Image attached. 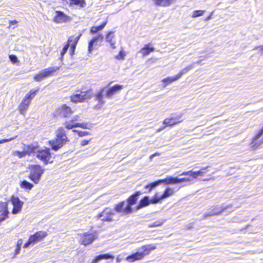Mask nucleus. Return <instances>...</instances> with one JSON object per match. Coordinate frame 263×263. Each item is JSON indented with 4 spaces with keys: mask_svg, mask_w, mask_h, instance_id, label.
I'll return each instance as SVG.
<instances>
[{
    "mask_svg": "<svg viewBox=\"0 0 263 263\" xmlns=\"http://www.w3.org/2000/svg\"><path fill=\"white\" fill-rule=\"evenodd\" d=\"M14 139V138H10V139H4L0 140V144L4 143L5 142H9L11 140Z\"/></svg>",
    "mask_w": 263,
    "mask_h": 263,
    "instance_id": "obj_51",
    "label": "nucleus"
},
{
    "mask_svg": "<svg viewBox=\"0 0 263 263\" xmlns=\"http://www.w3.org/2000/svg\"><path fill=\"white\" fill-rule=\"evenodd\" d=\"M115 32L114 31H109L106 35V41L108 42L111 47L112 48H116V41H115Z\"/></svg>",
    "mask_w": 263,
    "mask_h": 263,
    "instance_id": "obj_29",
    "label": "nucleus"
},
{
    "mask_svg": "<svg viewBox=\"0 0 263 263\" xmlns=\"http://www.w3.org/2000/svg\"><path fill=\"white\" fill-rule=\"evenodd\" d=\"M141 191H136L130 195L126 201H121L116 204L114 207V210L121 215H126L133 212L132 206L135 205L140 195H142Z\"/></svg>",
    "mask_w": 263,
    "mask_h": 263,
    "instance_id": "obj_2",
    "label": "nucleus"
},
{
    "mask_svg": "<svg viewBox=\"0 0 263 263\" xmlns=\"http://www.w3.org/2000/svg\"><path fill=\"white\" fill-rule=\"evenodd\" d=\"M118 261H120V260L118 258H117Z\"/></svg>",
    "mask_w": 263,
    "mask_h": 263,
    "instance_id": "obj_56",
    "label": "nucleus"
},
{
    "mask_svg": "<svg viewBox=\"0 0 263 263\" xmlns=\"http://www.w3.org/2000/svg\"><path fill=\"white\" fill-rule=\"evenodd\" d=\"M72 132L74 133H76L78 135V136L80 137H82L90 135V133L86 131H81L79 130L73 129Z\"/></svg>",
    "mask_w": 263,
    "mask_h": 263,
    "instance_id": "obj_42",
    "label": "nucleus"
},
{
    "mask_svg": "<svg viewBox=\"0 0 263 263\" xmlns=\"http://www.w3.org/2000/svg\"><path fill=\"white\" fill-rule=\"evenodd\" d=\"M182 113L176 116H171L165 118L163 121V124L167 127H173L182 122Z\"/></svg>",
    "mask_w": 263,
    "mask_h": 263,
    "instance_id": "obj_11",
    "label": "nucleus"
},
{
    "mask_svg": "<svg viewBox=\"0 0 263 263\" xmlns=\"http://www.w3.org/2000/svg\"><path fill=\"white\" fill-rule=\"evenodd\" d=\"M28 168L30 171L28 178L34 184H38L45 172V169L40 164H31Z\"/></svg>",
    "mask_w": 263,
    "mask_h": 263,
    "instance_id": "obj_4",
    "label": "nucleus"
},
{
    "mask_svg": "<svg viewBox=\"0 0 263 263\" xmlns=\"http://www.w3.org/2000/svg\"><path fill=\"white\" fill-rule=\"evenodd\" d=\"M108 20L107 18L106 19V20L103 22L101 25L98 26H92L90 29V33L91 34H94L95 33H97L100 31H101L106 25L107 24Z\"/></svg>",
    "mask_w": 263,
    "mask_h": 263,
    "instance_id": "obj_30",
    "label": "nucleus"
},
{
    "mask_svg": "<svg viewBox=\"0 0 263 263\" xmlns=\"http://www.w3.org/2000/svg\"><path fill=\"white\" fill-rule=\"evenodd\" d=\"M91 140V139H89V140H83L81 141V143H80V145L81 146H84L87 144H88V143Z\"/></svg>",
    "mask_w": 263,
    "mask_h": 263,
    "instance_id": "obj_50",
    "label": "nucleus"
},
{
    "mask_svg": "<svg viewBox=\"0 0 263 263\" xmlns=\"http://www.w3.org/2000/svg\"><path fill=\"white\" fill-rule=\"evenodd\" d=\"M124 86L122 85L116 84L107 90L105 87L101 88L94 96V100L97 102L95 105V108L100 109L105 103V98H111L117 92H120Z\"/></svg>",
    "mask_w": 263,
    "mask_h": 263,
    "instance_id": "obj_1",
    "label": "nucleus"
},
{
    "mask_svg": "<svg viewBox=\"0 0 263 263\" xmlns=\"http://www.w3.org/2000/svg\"><path fill=\"white\" fill-rule=\"evenodd\" d=\"M126 55V53L123 50V49L122 48L119 51L118 54L115 56V59L118 60H122L125 59V57Z\"/></svg>",
    "mask_w": 263,
    "mask_h": 263,
    "instance_id": "obj_40",
    "label": "nucleus"
},
{
    "mask_svg": "<svg viewBox=\"0 0 263 263\" xmlns=\"http://www.w3.org/2000/svg\"><path fill=\"white\" fill-rule=\"evenodd\" d=\"M209 167V166H206L205 167H202L198 171H194L193 173V178L197 179L199 177L204 176L205 174L209 171L208 168Z\"/></svg>",
    "mask_w": 263,
    "mask_h": 263,
    "instance_id": "obj_31",
    "label": "nucleus"
},
{
    "mask_svg": "<svg viewBox=\"0 0 263 263\" xmlns=\"http://www.w3.org/2000/svg\"><path fill=\"white\" fill-rule=\"evenodd\" d=\"M22 244V239H20L16 242V248L14 252V255H17L20 253V250L21 248V245Z\"/></svg>",
    "mask_w": 263,
    "mask_h": 263,
    "instance_id": "obj_43",
    "label": "nucleus"
},
{
    "mask_svg": "<svg viewBox=\"0 0 263 263\" xmlns=\"http://www.w3.org/2000/svg\"><path fill=\"white\" fill-rule=\"evenodd\" d=\"M114 258V256L110 254L106 253L104 254H100L99 255L95 256L92 260L91 262L90 263H98L102 259H110L112 260H113Z\"/></svg>",
    "mask_w": 263,
    "mask_h": 263,
    "instance_id": "obj_25",
    "label": "nucleus"
},
{
    "mask_svg": "<svg viewBox=\"0 0 263 263\" xmlns=\"http://www.w3.org/2000/svg\"><path fill=\"white\" fill-rule=\"evenodd\" d=\"M164 220H156V221H154L153 223H149L148 225V228H154V227H160V226H161L163 225V224L164 223Z\"/></svg>",
    "mask_w": 263,
    "mask_h": 263,
    "instance_id": "obj_41",
    "label": "nucleus"
},
{
    "mask_svg": "<svg viewBox=\"0 0 263 263\" xmlns=\"http://www.w3.org/2000/svg\"><path fill=\"white\" fill-rule=\"evenodd\" d=\"M35 147L30 145H27L26 146V149L22 151H15L14 154L15 155L17 156L18 158H23L25 157L26 155L33 153L35 152Z\"/></svg>",
    "mask_w": 263,
    "mask_h": 263,
    "instance_id": "obj_19",
    "label": "nucleus"
},
{
    "mask_svg": "<svg viewBox=\"0 0 263 263\" xmlns=\"http://www.w3.org/2000/svg\"><path fill=\"white\" fill-rule=\"evenodd\" d=\"M114 213L110 208H106L99 215L98 217L102 218L103 221H111L113 220Z\"/></svg>",
    "mask_w": 263,
    "mask_h": 263,
    "instance_id": "obj_15",
    "label": "nucleus"
},
{
    "mask_svg": "<svg viewBox=\"0 0 263 263\" xmlns=\"http://www.w3.org/2000/svg\"><path fill=\"white\" fill-rule=\"evenodd\" d=\"M205 12V10H197L193 12L192 17L195 18L202 16Z\"/></svg>",
    "mask_w": 263,
    "mask_h": 263,
    "instance_id": "obj_39",
    "label": "nucleus"
},
{
    "mask_svg": "<svg viewBox=\"0 0 263 263\" xmlns=\"http://www.w3.org/2000/svg\"><path fill=\"white\" fill-rule=\"evenodd\" d=\"M47 235L48 233L46 231L36 232L34 234L29 236L28 240L24 243L23 248H27L30 245L33 246L37 242L43 240Z\"/></svg>",
    "mask_w": 263,
    "mask_h": 263,
    "instance_id": "obj_7",
    "label": "nucleus"
},
{
    "mask_svg": "<svg viewBox=\"0 0 263 263\" xmlns=\"http://www.w3.org/2000/svg\"><path fill=\"white\" fill-rule=\"evenodd\" d=\"M103 40V36L102 34H99L97 36L93 37L88 43V51L91 52L94 49V46L97 45L98 42H102Z\"/></svg>",
    "mask_w": 263,
    "mask_h": 263,
    "instance_id": "obj_20",
    "label": "nucleus"
},
{
    "mask_svg": "<svg viewBox=\"0 0 263 263\" xmlns=\"http://www.w3.org/2000/svg\"><path fill=\"white\" fill-rule=\"evenodd\" d=\"M20 185L22 189L27 191H30L34 186V185L32 183L25 180L21 181L20 183Z\"/></svg>",
    "mask_w": 263,
    "mask_h": 263,
    "instance_id": "obj_35",
    "label": "nucleus"
},
{
    "mask_svg": "<svg viewBox=\"0 0 263 263\" xmlns=\"http://www.w3.org/2000/svg\"><path fill=\"white\" fill-rule=\"evenodd\" d=\"M78 115L73 117V118L69 120L65 121L64 123V128L70 130L74 128H81L82 129H88L89 125L87 123H80L78 122Z\"/></svg>",
    "mask_w": 263,
    "mask_h": 263,
    "instance_id": "obj_8",
    "label": "nucleus"
},
{
    "mask_svg": "<svg viewBox=\"0 0 263 263\" xmlns=\"http://www.w3.org/2000/svg\"><path fill=\"white\" fill-rule=\"evenodd\" d=\"M35 156L37 158L43 162L44 164L47 165L52 162V154L50 149L45 147L43 149H40L36 152Z\"/></svg>",
    "mask_w": 263,
    "mask_h": 263,
    "instance_id": "obj_6",
    "label": "nucleus"
},
{
    "mask_svg": "<svg viewBox=\"0 0 263 263\" xmlns=\"http://www.w3.org/2000/svg\"><path fill=\"white\" fill-rule=\"evenodd\" d=\"M156 198L155 195L152 197L151 199H149L148 196H144L139 201L138 204L136 206V210H140L143 207L148 206L150 203L156 204L157 202H154L153 199Z\"/></svg>",
    "mask_w": 263,
    "mask_h": 263,
    "instance_id": "obj_18",
    "label": "nucleus"
},
{
    "mask_svg": "<svg viewBox=\"0 0 263 263\" xmlns=\"http://www.w3.org/2000/svg\"><path fill=\"white\" fill-rule=\"evenodd\" d=\"M69 47H70L68 46V44H67L66 43L65 45L64 46V47L61 51V59H63L64 55L67 52Z\"/></svg>",
    "mask_w": 263,
    "mask_h": 263,
    "instance_id": "obj_46",
    "label": "nucleus"
},
{
    "mask_svg": "<svg viewBox=\"0 0 263 263\" xmlns=\"http://www.w3.org/2000/svg\"><path fill=\"white\" fill-rule=\"evenodd\" d=\"M73 113V111L70 106L66 104H63L55 109L54 116L66 118L70 117Z\"/></svg>",
    "mask_w": 263,
    "mask_h": 263,
    "instance_id": "obj_10",
    "label": "nucleus"
},
{
    "mask_svg": "<svg viewBox=\"0 0 263 263\" xmlns=\"http://www.w3.org/2000/svg\"><path fill=\"white\" fill-rule=\"evenodd\" d=\"M194 67V64H192L189 65H187L185 68L181 70L177 74L180 77V78L181 77V76L186 72L189 71L191 69H192Z\"/></svg>",
    "mask_w": 263,
    "mask_h": 263,
    "instance_id": "obj_38",
    "label": "nucleus"
},
{
    "mask_svg": "<svg viewBox=\"0 0 263 263\" xmlns=\"http://www.w3.org/2000/svg\"><path fill=\"white\" fill-rule=\"evenodd\" d=\"M95 239V235L91 233H84L82 236L81 244L87 246L91 243Z\"/></svg>",
    "mask_w": 263,
    "mask_h": 263,
    "instance_id": "obj_22",
    "label": "nucleus"
},
{
    "mask_svg": "<svg viewBox=\"0 0 263 263\" xmlns=\"http://www.w3.org/2000/svg\"><path fill=\"white\" fill-rule=\"evenodd\" d=\"M78 92L80 93L73 94L70 96V100L71 102L73 103L84 102L90 100L93 96L91 89H88L85 91L77 90V92Z\"/></svg>",
    "mask_w": 263,
    "mask_h": 263,
    "instance_id": "obj_5",
    "label": "nucleus"
},
{
    "mask_svg": "<svg viewBox=\"0 0 263 263\" xmlns=\"http://www.w3.org/2000/svg\"><path fill=\"white\" fill-rule=\"evenodd\" d=\"M60 68V66L49 67L47 68H45L40 71L36 74L34 75L33 79L36 81L40 82L44 78L53 75V73L58 71Z\"/></svg>",
    "mask_w": 263,
    "mask_h": 263,
    "instance_id": "obj_9",
    "label": "nucleus"
},
{
    "mask_svg": "<svg viewBox=\"0 0 263 263\" xmlns=\"http://www.w3.org/2000/svg\"><path fill=\"white\" fill-rule=\"evenodd\" d=\"M31 103L29 101L24 97L18 106L17 109L20 113L23 115H25Z\"/></svg>",
    "mask_w": 263,
    "mask_h": 263,
    "instance_id": "obj_21",
    "label": "nucleus"
},
{
    "mask_svg": "<svg viewBox=\"0 0 263 263\" xmlns=\"http://www.w3.org/2000/svg\"><path fill=\"white\" fill-rule=\"evenodd\" d=\"M157 247L155 244H148L143 245L141 246V249L142 250V254H143L144 257L145 256L148 255L150 253L156 249Z\"/></svg>",
    "mask_w": 263,
    "mask_h": 263,
    "instance_id": "obj_26",
    "label": "nucleus"
},
{
    "mask_svg": "<svg viewBox=\"0 0 263 263\" xmlns=\"http://www.w3.org/2000/svg\"><path fill=\"white\" fill-rule=\"evenodd\" d=\"M213 13V12H211L206 17H205L204 19V21H208L210 20L212 17Z\"/></svg>",
    "mask_w": 263,
    "mask_h": 263,
    "instance_id": "obj_54",
    "label": "nucleus"
},
{
    "mask_svg": "<svg viewBox=\"0 0 263 263\" xmlns=\"http://www.w3.org/2000/svg\"><path fill=\"white\" fill-rule=\"evenodd\" d=\"M144 257L142 252H137L128 256L126 257V260L129 262H134L136 260L142 259Z\"/></svg>",
    "mask_w": 263,
    "mask_h": 263,
    "instance_id": "obj_27",
    "label": "nucleus"
},
{
    "mask_svg": "<svg viewBox=\"0 0 263 263\" xmlns=\"http://www.w3.org/2000/svg\"><path fill=\"white\" fill-rule=\"evenodd\" d=\"M166 127H167V126H165V125L163 124L162 126L160 127L159 128H158L157 129V132H160L163 130L164 129H165Z\"/></svg>",
    "mask_w": 263,
    "mask_h": 263,
    "instance_id": "obj_53",
    "label": "nucleus"
},
{
    "mask_svg": "<svg viewBox=\"0 0 263 263\" xmlns=\"http://www.w3.org/2000/svg\"><path fill=\"white\" fill-rule=\"evenodd\" d=\"M9 23L10 25H15L17 23V21L15 20H11V21H9Z\"/></svg>",
    "mask_w": 263,
    "mask_h": 263,
    "instance_id": "obj_55",
    "label": "nucleus"
},
{
    "mask_svg": "<svg viewBox=\"0 0 263 263\" xmlns=\"http://www.w3.org/2000/svg\"><path fill=\"white\" fill-rule=\"evenodd\" d=\"M155 48L150 43L145 44L143 47H142L140 52L141 53L143 56H146L155 51Z\"/></svg>",
    "mask_w": 263,
    "mask_h": 263,
    "instance_id": "obj_28",
    "label": "nucleus"
},
{
    "mask_svg": "<svg viewBox=\"0 0 263 263\" xmlns=\"http://www.w3.org/2000/svg\"><path fill=\"white\" fill-rule=\"evenodd\" d=\"M40 88H37L36 89H31L25 95L24 98L31 103L32 99L36 96L39 91Z\"/></svg>",
    "mask_w": 263,
    "mask_h": 263,
    "instance_id": "obj_34",
    "label": "nucleus"
},
{
    "mask_svg": "<svg viewBox=\"0 0 263 263\" xmlns=\"http://www.w3.org/2000/svg\"><path fill=\"white\" fill-rule=\"evenodd\" d=\"M160 183V180H157L153 182H151L146 185H145V188L148 189V192H151L154 187L159 185Z\"/></svg>",
    "mask_w": 263,
    "mask_h": 263,
    "instance_id": "obj_37",
    "label": "nucleus"
},
{
    "mask_svg": "<svg viewBox=\"0 0 263 263\" xmlns=\"http://www.w3.org/2000/svg\"><path fill=\"white\" fill-rule=\"evenodd\" d=\"M190 179L188 178H176V183H181L182 182L190 181Z\"/></svg>",
    "mask_w": 263,
    "mask_h": 263,
    "instance_id": "obj_48",
    "label": "nucleus"
},
{
    "mask_svg": "<svg viewBox=\"0 0 263 263\" xmlns=\"http://www.w3.org/2000/svg\"><path fill=\"white\" fill-rule=\"evenodd\" d=\"M193 173H194V172L192 171H186V172H182L181 173V175L191 176L193 178Z\"/></svg>",
    "mask_w": 263,
    "mask_h": 263,
    "instance_id": "obj_49",
    "label": "nucleus"
},
{
    "mask_svg": "<svg viewBox=\"0 0 263 263\" xmlns=\"http://www.w3.org/2000/svg\"><path fill=\"white\" fill-rule=\"evenodd\" d=\"M64 127H59L55 133V139L48 141L51 149L58 151L70 141Z\"/></svg>",
    "mask_w": 263,
    "mask_h": 263,
    "instance_id": "obj_3",
    "label": "nucleus"
},
{
    "mask_svg": "<svg viewBox=\"0 0 263 263\" xmlns=\"http://www.w3.org/2000/svg\"><path fill=\"white\" fill-rule=\"evenodd\" d=\"M194 222H191L188 224H187L186 226V228L187 229H191L193 228V226H194Z\"/></svg>",
    "mask_w": 263,
    "mask_h": 263,
    "instance_id": "obj_52",
    "label": "nucleus"
},
{
    "mask_svg": "<svg viewBox=\"0 0 263 263\" xmlns=\"http://www.w3.org/2000/svg\"><path fill=\"white\" fill-rule=\"evenodd\" d=\"M81 35L82 33H80L76 37H74L73 35L70 36L66 42V44L70 47V53L72 56L74 54L77 45Z\"/></svg>",
    "mask_w": 263,
    "mask_h": 263,
    "instance_id": "obj_14",
    "label": "nucleus"
},
{
    "mask_svg": "<svg viewBox=\"0 0 263 263\" xmlns=\"http://www.w3.org/2000/svg\"><path fill=\"white\" fill-rule=\"evenodd\" d=\"M55 15L53 18V21L57 23H62L66 22L70 20V18L64 12L57 10L55 11Z\"/></svg>",
    "mask_w": 263,
    "mask_h": 263,
    "instance_id": "obj_16",
    "label": "nucleus"
},
{
    "mask_svg": "<svg viewBox=\"0 0 263 263\" xmlns=\"http://www.w3.org/2000/svg\"><path fill=\"white\" fill-rule=\"evenodd\" d=\"M160 183H165V184H176V178L173 177H168L163 179H160Z\"/></svg>",
    "mask_w": 263,
    "mask_h": 263,
    "instance_id": "obj_36",
    "label": "nucleus"
},
{
    "mask_svg": "<svg viewBox=\"0 0 263 263\" xmlns=\"http://www.w3.org/2000/svg\"><path fill=\"white\" fill-rule=\"evenodd\" d=\"M69 47H70L68 46V44H67L66 43L65 45L64 46V47L61 51V59H63L64 55L67 52Z\"/></svg>",
    "mask_w": 263,
    "mask_h": 263,
    "instance_id": "obj_45",
    "label": "nucleus"
},
{
    "mask_svg": "<svg viewBox=\"0 0 263 263\" xmlns=\"http://www.w3.org/2000/svg\"><path fill=\"white\" fill-rule=\"evenodd\" d=\"M9 58L10 60L11 61V62L13 64L16 63L18 62L17 58L14 54L9 55Z\"/></svg>",
    "mask_w": 263,
    "mask_h": 263,
    "instance_id": "obj_47",
    "label": "nucleus"
},
{
    "mask_svg": "<svg viewBox=\"0 0 263 263\" xmlns=\"http://www.w3.org/2000/svg\"><path fill=\"white\" fill-rule=\"evenodd\" d=\"M226 208H223L222 209H220V210H216L212 213H209L208 214H205L204 216V218H206V217H208V216H213V215H219L220 214H221V213L223 212V211Z\"/></svg>",
    "mask_w": 263,
    "mask_h": 263,
    "instance_id": "obj_44",
    "label": "nucleus"
},
{
    "mask_svg": "<svg viewBox=\"0 0 263 263\" xmlns=\"http://www.w3.org/2000/svg\"><path fill=\"white\" fill-rule=\"evenodd\" d=\"M62 2L71 7L73 5L79 6L81 8L84 7L86 5L85 0H61Z\"/></svg>",
    "mask_w": 263,
    "mask_h": 263,
    "instance_id": "obj_23",
    "label": "nucleus"
},
{
    "mask_svg": "<svg viewBox=\"0 0 263 263\" xmlns=\"http://www.w3.org/2000/svg\"><path fill=\"white\" fill-rule=\"evenodd\" d=\"M174 192L173 189L170 187H167L161 196H158V193H156L155 196L156 198H154L153 200L154 202H159L162 199L166 198L172 195H173Z\"/></svg>",
    "mask_w": 263,
    "mask_h": 263,
    "instance_id": "obj_17",
    "label": "nucleus"
},
{
    "mask_svg": "<svg viewBox=\"0 0 263 263\" xmlns=\"http://www.w3.org/2000/svg\"><path fill=\"white\" fill-rule=\"evenodd\" d=\"M114 258V256L110 254L106 253L104 254H100L99 255L95 256L92 260L91 262L90 263H98L102 259H110L112 260H113Z\"/></svg>",
    "mask_w": 263,
    "mask_h": 263,
    "instance_id": "obj_24",
    "label": "nucleus"
},
{
    "mask_svg": "<svg viewBox=\"0 0 263 263\" xmlns=\"http://www.w3.org/2000/svg\"><path fill=\"white\" fill-rule=\"evenodd\" d=\"M179 79H180V77H179L178 74H177L176 75L173 77H168L167 78L163 79L162 80V82L164 86L165 87L167 85L173 83V82L177 81Z\"/></svg>",
    "mask_w": 263,
    "mask_h": 263,
    "instance_id": "obj_32",
    "label": "nucleus"
},
{
    "mask_svg": "<svg viewBox=\"0 0 263 263\" xmlns=\"http://www.w3.org/2000/svg\"><path fill=\"white\" fill-rule=\"evenodd\" d=\"M263 143V126L254 137L251 143L253 148H258Z\"/></svg>",
    "mask_w": 263,
    "mask_h": 263,
    "instance_id": "obj_13",
    "label": "nucleus"
},
{
    "mask_svg": "<svg viewBox=\"0 0 263 263\" xmlns=\"http://www.w3.org/2000/svg\"><path fill=\"white\" fill-rule=\"evenodd\" d=\"M174 0H154L155 5L160 7H167L171 5Z\"/></svg>",
    "mask_w": 263,
    "mask_h": 263,
    "instance_id": "obj_33",
    "label": "nucleus"
},
{
    "mask_svg": "<svg viewBox=\"0 0 263 263\" xmlns=\"http://www.w3.org/2000/svg\"><path fill=\"white\" fill-rule=\"evenodd\" d=\"M10 201L13 205L11 211L12 213L13 214H16L20 213L24 204L23 201H21L18 197L14 195H12L10 197Z\"/></svg>",
    "mask_w": 263,
    "mask_h": 263,
    "instance_id": "obj_12",
    "label": "nucleus"
}]
</instances>
